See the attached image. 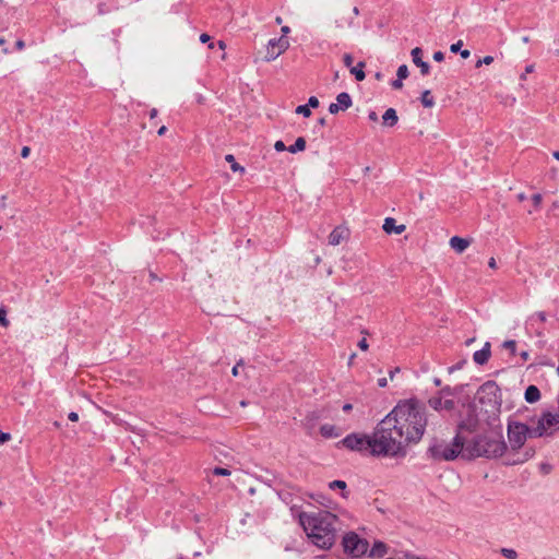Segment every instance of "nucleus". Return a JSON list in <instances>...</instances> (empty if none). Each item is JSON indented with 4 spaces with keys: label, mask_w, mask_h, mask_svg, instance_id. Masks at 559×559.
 Returning a JSON list of instances; mask_svg holds the SVG:
<instances>
[{
    "label": "nucleus",
    "mask_w": 559,
    "mask_h": 559,
    "mask_svg": "<svg viewBox=\"0 0 559 559\" xmlns=\"http://www.w3.org/2000/svg\"><path fill=\"white\" fill-rule=\"evenodd\" d=\"M411 444H417L427 427L426 406L419 400L412 397L400 401L388 414Z\"/></svg>",
    "instance_id": "nucleus-1"
},
{
    "label": "nucleus",
    "mask_w": 559,
    "mask_h": 559,
    "mask_svg": "<svg viewBox=\"0 0 559 559\" xmlns=\"http://www.w3.org/2000/svg\"><path fill=\"white\" fill-rule=\"evenodd\" d=\"M372 442V456L390 459L404 457L411 445L388 415L374 427Z\"/></svg>",
    "instance_id": "nucleus-2"
},
{
    "label": "nucleus",
    "mask_w": 559,
    "mask_h": 559,
    "mask_svg": "<svg viewBox=\"0 0 559 559\" xmlns=\"http://www.w3.org/2000/svg\"><path fill=\"white\" fill-rule=\"evenodd\" d=\"M336 515L329 511L301 512L299 522L311 542L322 549H330L336 538Z\"/></svg>",
    "instance_id": "nucleus-3"
},
{
    "label": "nucleus",
    "mask_w": 559,
    "mask_h": 559,
    "mask_svg": "<svg viewBox=\"0 0 559 559\" xmlns=\"http://www.w3.org/2000/svg\"><path fill=\"white\" fill-rule=\"evenodd\" d=\"M527 438L532 436V428L522 423H510L508 425V439L510 443V451L508 450L504 456L506 465H516L527 462L534 455L533 449H525L523 452L519 450L524 445Z\"/></svg>",
    "instance_id": "nucleus-4"
},
{
    "label": "nucleus",
    "mask_w": 559,
    "mask_h": 559,
    "mask_svg": "<svg viewBox=\"0 0 559 559\" xmlns=\"http://www.w3.org/2000/svg\"><path fill=\"white\" fill-rule=\"evenodd\" d=\"M508 453V447L501 437L477 436L468 440L466 459L485 456L488 459L503 457Z\"/></svg>",
    "instance_id": "nucleus-5"
},
{
    "label": "nucleus",
    "mask_w": 559,
    "mask_h": 559,
    "mask_svg": "<svg viewBox=\"0 0 559 559\" xmlns=\"http://www.w3.org/2000/svg\"><path fill=\"white\" fill-rule=\"evenodd\" d=\"M467 443L468 441L460 433H457L450 444L437 445L431 450L433 456L445 461L454 460L459 455H462V457L466 459L465 452L467 449Z\"/></svg>",
    "instance_id": "nucleus-6"
},
{
    "label": "nucleus",
    "mask_w": 559,
    "mask_h": 559,
    "mask_svg": "<svg viewBox=\"0 0 559 559\" xmlns=\"http://www.w3.org/2000/svg\"><path fill=\"white\" fill-rule=\"evenodd\" d=\"M338 445H342L350 451L372 455V433H349L338 442Z\"/></svg>",
    "instance_id": "nucleus-7"
},
{
    "label": "nucleus",
    "mask_w": 559,
    "mask_h": 559,
    "mask_svg": "<svg viewBox=\"0 0 559 559\" xmlns=\"http://www.w3.org/2000/svg\"><path fill=\"white\" fill-rule=\"evenodd\" d=\"M344 551L352 558H360L364 556L369 548V543L360 538L356 533L349 532L343 537Z\"/></svg>",
    "instance_id": "nucleus-8"
},
{
    "label": "nucleus",
    "mask_w": 559,
    "mask_h": 559,
    "mask_svg": "<svg viewBox=\"0 0 559 559\" xmlns=\"http://www.w3.org/2000/svg\"><path fill=\"white\" fill-rule=\"evenodd\" d=\"M559 430V415L552 413H544L537 420L536 427L532 428L533 437L551 436Z\"/></svg>",
    "instance_id": "nucleus-9"
},
{
    "label": "nucleus",
    "mask_w": 559,
    "mask_h": 559,
    "mask_svg": "<svg viewBox=\"0 0 559 559\" xmlns=\"http://www.w3.org/2000/svg\"><path fill=\"white\" fill-rule=\"evenodd\" d=\"M289 48V40L285 37L280 38H272L269 40L266 48H265V55H264V61L271 62L278 58L282 53H284Z\"/></svg>",
    "instance_id": "nucleus-10"
},
{
    "label": "nucleus",
    "mask_w": 559,
    "mask_h": 559,
    "mask_svg": "<svg viewBox=\"0 0 559 559\" xmlns=\"http://www.w3.org/2000/svg\"><path fill=\"white\" fill-rule=\"evenodd\" d=\"M429 406L437 411H452L454 408V401L451 399H444L442 395H436L428 400Z\"/></svg>",
    "instance_id": "nucleus-11"
},
{
    "label": "nucleus",
    "mask_w": 559,
    "mask_h": 559,
    "mask_svg": "<svg viewBox=\"0 0 559 559\" xmlns=\"http://www.w3.org/2000/svg\"><path fill=\"white\" fill-rule=\"evenodd\" d=\"M382 228L389 235H401L402 233L405 231L406 226L404 224L397 225L396 219L393 217H386L383 222Z\"/></svg>",
    "instance_id": "nucleus-12"
},
{
    "label": "nucleus",
    "mask_w": 559,
    "mask_h": 559,
    "mask_svg": "<svg viewBox=\"0 0 559 559\" xmlns=\"http://www.w3.org/2000/svg\"><path fill=\"white\" fill-rule=\"evenodd\" d=\"M413 62L420 69V73L423 75H427L429 73L430 67L427 62L423 60V50L419 47H416L411 52Z\"/></svg>",
    "instance_id": "nucleus-13"
},
{
    "label": "nucleus",
    "mask_w": 559,
    "mask_h": 559,
    "mask_svg": "<svg viewBox=\"0 0 559 559\" xmlns=\"http://www.w3.org/2000/svg\"><path fill=\"white\" fill-rule=\"evenodd\" d=\"M347 236V230L344 227H335L329 235V243L331 246L340 245Z\"/></svg>",
    "instance_id": "nucleus-14"
},
{
    "label": "nucleus",
    "mask_w": 559,
    "mask_h": 559,
    "mask_svg": "<svg viewBox=\"0 0 559 559\" xmlns=\"http://www.w3.org/2000/svg\"><path fill=\"white\" fill-rule=\"evenodd\" d=\"M490 343H485L484 347L476 350L473 355V359L477 365H485L490 358Z\"/></svg>",
    "instance_id": "nucleus-15"
},
{
    "label": "nucleus",
    "mask_w": 559,
    "mask_h": 559,
    "mask_svg": "<svg viewBox=\"0 0 559 559\" xmlns=\"http://www.w3.org/2000/svg\"><path fill=\"white\" fill-rule=\"evenodd\" d=\"M450 247L457 253H462L464 252L471 245V241L465 239V238H462V237H459V236H453L450 241Z\"/></svg>",
    "instance_id": "nucleus-16"
},
{
    "label": "nucleus",
    "mask_w": 559,
    "mask_h": 559,
    "mask_svg": "<svg viewBox=\"0 0 559 559\" xmlns=\"http://www.w3.org/2000/svg\"><path fill=\"white\" fill-rule=\"evenodd\" d=\"M383 124L388 127H393L397 123L399 117L396 110L393 108H389L382 116Z\"/></svg>",
    "instance_id": "nucleus-17"
},
{
    "label": "nucleus",
    "mask_w": 559,
    "mask_h": 559,
    "mask_svg": "<svg viewBox=\"0 0 559 559\" xmlns=\"http://www.w3.org/2000/svg\"><path fill=\"white\" fill-rule=\"evenodd\" d=\"M386 552V545L382 542H376L370 549L369 556L372 558H380Z\"/></svg>",
    "instance_id": "nucleus-18"
},
{
    "label": "nucleus",
    "mask_w": 559,
    "mask_h": 559,
    "mask_svg": "<svg viewBox=\"0 0 559 559\" xmlns=\"http://www.w3.org/2000/svg\"><path fill=\"white\" fill-rule=\"evenodd\" d=\"M540 399V392L537 386L530 385L525 391V400L528 403H535Z\"/></svg>",
    "instance_id": "nucleus-19"
},
{
    "label": "nucleus",
    "mask_w": 559,
    "mask_h": 559,
    "mask_svg": "<svg viewBox=\"0 0 559 559\" xmlns=\"http://www.w3.org/2000/svg\"><path fill=\"white\" fill-rule=\"evenodd\" d=\"M336 104H338L342 110H346L352 106V98L346 92L340 93L336 97Z\"/></svg>",
    "instance_id": "nucleus-20"
},
{
    "label": "nucleus",
    "mask_w": 559,
    "mask_h": 559,
    "mask_svg": "<svg viewBox=\"0 0 559 559\" xmlns=\"http://www.w3.org/2000/svg\"><path fill=\"white\" fill-rule=\"evenodd\" d=\"M320 433L324 438H334L338 436V431L334 425L325 424L320 427Z\"/></svg>",
    "instance_id": "nucleus-21"
},
{
    "label": "nucleus",
    "mask_w": 559,
    "mask_h": 559,
    "mask_svg": "<svg viewBox=\"0 0 559 559\" xmlns=\"http://www.w3.org/2000/svg\"><path fill=\"white\" fill-rule=\"evenodd\" d=\"M365 62L360 61L358 62V64L356 67H352L349 69L350 73L353 75H355V79L357 81H364L365 78H366V74H365V71H364V68H365Z\"/></svg>",
    "instance_id": "nucleus-22"
},
{
    "label": "nucleus",
    "mask_w": 559,
    "mask_h": 559,
    "mask_svg": "<svg viewBox=\"0 0 559 559\" xmlns=\"http://www.w3.org/2000/svg\"><path fill=\"white\" fill-rule=\"evenodd\" d=\"M306 148V140L302 136L297 138L295 143L290 145L287 150L292 154H296L298 152H302Z\"/></svg>",
    "instance_id": "nucleus-23"
},
{
    "label": "nucleus",
    "mask_w": 559,
    "mask_h": 559,
    "mask_svg": "<svg viewBox=\"0 0 559 559\" xmlns=\"http://www.w3.org/2000/svg\"><path fill=\"white\" fill-rule=\"evenodd\" d=\"M225 160L230 165L233 171L240 174L245 173V168L236 162L235 156L233 154H227L225 156Z\"/></svg>",
    "instance_id": "nucleus-24"
},
{
    "label": "nucleus",
    "mask_w": 559,
    "mask_h": 559,
    "mask_svg": "<svg viewBox=\"0 0 559 559\" xmlns=\"http://www.w3.org/2000/svg\"><path fill=\"white\" fill-rule=\"evenodd\" d=\"M420 99H421L423 106L426 108H432L436 104L433 97L431 96L430 91H428V90L423 92Z\"/></svg>",
    "instance_id": "nucleus-25"
},
{
    "label": "nucleus",
    "mask_w": 559,
    "mask_h": 559,
    "mask_svg": "<svg viewBox=\"0 0 559 559\" xmlns=\"http://www.w3.org/2000/svg\"><path fill=\"white\" fill-rule=\"evenodd\" d=\"M295 112L298 114V115H302L304 117H310L311 116V110H310V108L307 105H299V106H297V108L295 109Z\"/></svg>",
    "instance_id": "nucleus-26"
},
{
    "label": "nucleus",
    "mask_w": 559,
    "mask_h": 559,
    "mask_svg": "<svg viewBox=\"0 0 559 559\" xmlns=\"http://www.w3.org/2000/svg\"><path fill=\"white\" fill-rule=\"evenodd\" d=\"M396 74H397V78L400 80L406 79L408 76V68H407V66L406 64L400 66L399 69H397V73Z\"/></svg>",
    "instance_id": "nucleus-27"
},
{
    "label": "nucleus",
    "mask_w": 559,
    "mask_h": 559,
    "mask_svg": "<svg viewBox=\"0 0 559 559\" xmlns=\"http://www.w3.org/2000/svg\"><path fill=\"white\" fill-rule=\"evenodd\" d=\"M501 554L508 559H516L518 557L516 551L511 548H502Z\"/></svg>",
    "instance_id": "nucleus-28"
},
{
    "label": "nucleus",
    "mask_w": 559,
    "mask_h": 559,
    "mask_svg": "<svg viewBox=\"0 0 559 559\" xmlns=\"http://www.w3.org/2000/svg\"><path fill=\"white\" fill-rule=\"evenodd\" d=\"M493 62V57L492 56H485L483 59H479L477 62H476V68H479L481 67L483 64H491Z\"/></svg>",
    "instance_id": "nucleus-29"
},
{
    "label": "nucleus",
    "mask_w": 559,
    "mask_h": 559,
    "mask_svg": "<svg viewBox=\"0 0 559 559\" xmlns=\"http://www.w3.org/2000/svg\"><path fill=\"white\" fill-rule=\"evenodd\" d=\"M213 474L216 476H229L231 474V472L224 467H215L213 469Z\"/></svg>",
    "instance_id": "nucleus-30"
},
{
    "label": "nucleus",
    "mask_w": 559,
    "mask_h": 559,
    "mask_svg": "<svg viewBox=\"0 0 559 559\" xmlns=\"http://www.w3.org/2000/svg\"><path fill=\"white\" fill-rule=\"evenodd\" d=\"M329 487L331 489L338 488L344 490L346 488V483L344 480H333L330 483Z\"/></svg>",
    "instance_id": "nucleus-31"
},
{
    "label": "nucleus",
    "mask_w": 559,
    "mask_h": 559,
    "mask_svg": "<svg viewBox=\"0 0 559 559\" xmlns=\"http://www.w3.org/2000/svg\"><path fill=\"white\" fill-rule=\"evenodd\" d=\"M542 201H543V197L540 193H536L532 197V202L536 210H538L540 207Z\"/></svg>",
    "instance_id": "nucleus-32"
},
{
    "label": "nucleus",
    "mask_w": 559,
    "mask_h": 559,
    "mask_svg": "<svg viewBox=\"0 0 559 559\" xmlns=\"http://www.w3.org/2000/svg\"><path fill=\"white\" fill-rule=\"evenodd\" d=\"M503 347H504L506 349L510 350V352H511V354H514L515 348H516V343H515V341L509 340V341H506V342L503 343Z\"/></svg>",
    "instance_id": "nucleus-33"
},
{
    "label": "nucleus",
    "mask_w": 559,
    "mask_h": 559,
    "mask_svg": "<svg viewBox=\"0 0 559 559\" xmlns=\"http://www.w3.org/2000/svg\"><path fill=\"white\" fill-rule=\"evenodd\" d=\"M0 324L4 328L9 325V320L7 319V311L4 309H0Z\"/></svg>",
    "instance_id": "nucleus-34"
},
{
    "label": "nucleus",
    "mask_w": 559,
    "mask_h": 559,
    "mask_svg": "<svg viewBox=\"0 0 559 559\" xmlns=\"http://www.w3.org/2000/svg\"><path fill=\"white\" fill-rule=\"evenodd\" d=\"M353 60H354V59H353V56H352V55H349V53H345V55L343 56V62H344V64H345L347 68H349V69L352 68Z\"/></svg>",
    "instance_id": "nucleus-35"
},
{
    "label": "nucleus",
    "mask_w": 559,
    "mask_h": 559,
    "mask_svg": "<svg viewBox=\"0 0 559 559\" xmlns=\"http://www.w3.org/2000/svg\"><path fill=\"white\" fill-rule=\"evenodd\" d=\"M539 469L543 474L547 475L551 472L552 467L550 464L548 463H542L540 466H539Z\"/></svg>",
    "instance_id": "nucleus-36"
},
{
    "label": "nucleus",
    "mask_w": 559,
    "mask_h": 559,
    "mask_svg": "<svg viewBox=\"0 0 559 559\" xmlns=\"http://www.w3.org/2000/svg\"><path fill=\"white\" fill-rule=\"evenodd\" d=\"M307 106L310 108H317L319 106V99L316 96H311L308 99Z\"/></svg>",
    "instance_id": "nucleus-37"
},
{
    "label": "nucleus",
    "mask_w": 559,
    "mask_h": 559,
    "mask_svg": "<svg viewBox=\"0 0 559 559\" xmlns=\"http://www.w3.org/2000/svg\"><path fill=\"white\" fill-rule=\"evenodd\" d=\"M274 148L277 151V152H283L285 150H287L288 147H286L285 143L283 141H276L275 144H274Z\"/></svg>",
    "instance_id": "nucleus-38"
},
{
    "label": "nucleus",
    "mask_w": 559,
    "mask_h": 559,
    "mask_svg": "<svg viewBox=\"0 0 559 559\" xmlns=\"http://www.w3.org/2000/svg\"><path fill=\"white\" fill-rule=\"evenodd\" d=\"M340 110H342V109L340 108L338 104H336V103H332V104L329 106V111H330V114H332V115L337 114Z\"/></svg>",
    "instance_id": "nucleus-39"
},
{
    "label": "nucleus",
    "mask_w": 559,
    "mask_h": 559,
    "mask_svg": "<svg viewBox=\"0 0 559 559\" xmlns=\"http://www.w3.org/2000/svg\"><path fill=\"white\" fill-rule=\"evenodd\" d=\"M462 45H463L462 40H459L457 43L451 45L450 50L452 52H459V51H461Z\"/></svg>",
    "instance_id": "nucleus-40"
},
{
    "label": "nucleus",
    "mask_w": 559,
    "mask_h": 559,
    "mask_svg": "<svg viewBox=\"0 0 559 559\" xmlns=\"http://www.w3.org/2000/svg\"><path fill=\"white\" fill-rule=\"evenodd\" d=\"M433 60L437 62H441L444 60V53L442 51H436L433 53Z\"/></svg>",
    "instance_id": "nucleus-41"
},
{
    "label": "nucleus",
    "mask_w": 559,
    "mask_h": 559,
    "mask_svg": "<svg viewBox=\"0 0 559 559\" xmlns=\"http://www.w3.org/2000/svg\"><path fill=\"white\" fill-rule=\"evenodd\" d=\"M439 394L444 397V396H448V395H452L453 392H452V389L450 386H444L443 389H441Z\"/></svg>",
    "instance_id": "nucleus-42"
},
{
    "label": "nucleus",
    "mask_w": 559,
    "mask_h": 559,
    "mask_svg": "<svg viewBox=\"0 0 559 559\" xmlns=\"http://www.w3.org/2000/svg\"><path fill=\"white\" fill-rule=\"evenodd\" d=\"M11 439L10 433L3 432L0 430V444L9 441Z\"/></svg>",
    "instance_id": "nucleus-43"
},
{
    "label": "nucleus",
    "mask_w": 559,
    "mask_h": 559,
    "mask_svg": "<svg viewBox=\"0 0 559 559\" xmlns=\"http://www.w3.org/2000/svg\"><path fill=\"white\" fill-rule=\"evenodd\" d=\"M31 154V148L28 146H23L21 150V156L23 158H27Z\"/></svg>",
    "instance_id": "nucleus-44"
},
{
    "label": "nucleus",
    "mask_w": 559,
    "mask_h": 559,
    "mask_svg": "<svg viewBox=\"0 0 559 559\" xmlns=\"http://www.w3.org/2000/svg\"><path fill=\"white\" fill-rule=\"evenodd\" d=\"M200 41L203 43V44H206V43H210L211 41V36L203 33L200 35Z\"/></svg>",
    "instance_id": "nucleus-45"
},
{
    "label": "nucleus",
    "mask_w": 559,
    "mask_h": 559,
    "mask_svg": "<svg viewBox=\"0 0 559 559\" xmlns=\"http://www.w3.org/2000/svg\"><path fill=\"white\" fill-rule=\"evenodd\" d=\"M358 347L362 350H367L368 349V343H367V340L366 338H362L361 341H359L358 343Z\"/></svg>",
    "instance_id": "nucleus-46"
},
{
    "label": "nucleus",
    "mask_w": 559,
    "mask_h": 559,
    "mask_svg": "<svg viewBox=\"0 0 559 559\" xmlns=\"http://www.w3.org/2000/svg\"><path fill=\"white\" fill-rule=\"evenodd\" d=\"M402 86H403L402 80H400L399 78H397V80L392 82V87L395 90H400V88H402Z\"/></svg>",
    "instance_id": "nucleus-47"
},
{
    "label": "nucleus",
    "mask_w": 559,
    "mask_h": 559,
    "mask_svg": "<svg viewBox=\"0 0 559 559\" xmlns=\"http://www.w3.org/2000/svg\"><path fill=\"white\" fill-rule=\"evenodd\" d=\"M240 365H241V361L237 362V364L233 367V369H231V373H233V376H234V377H237V376L239 374V367H240Z\"/></svg>",
    "instance_id": "nucleus-48"
},
{
    "label": "nucleus",
    "mask_w": 559,
    "mask_h": 559,
    "mask_svg": "<svg viewBox=\"0 0 559 559\" xmlns=\"http://www.w3.org/2000/svg\"><path fill=\"white\" fill-rule=\"evenodd\" d=\"M68 418H69L71 421H78V420H79V415H78V413H75V412H71V413L68 415Z\"/></svg>",
    "instance_id": "nucleus-49"
},
{
    "label": "nucleus",
    "mask_w": 559,
    "mask_h": 559,
    "mask_svg": "<svg viewBox=\"0 0 559 559\" xmlns=\"http://www.w3.org/2000/svg\"><path fill=\"white\" fill-rule=\"evenodd\" d=\"M386 384H388V380H386V378H380V379H378V385H379L380 388H384V386H386Z\"/></svg>",
    "instance_id": "nucleus-50"
},
{
    "label": "nucleus",
    "mask_w": 559,
    "mask_h": 559,
    "mask_svg": "<svg viewBox=\"0 0 559 559\" xmlns=\"http://www.w3.org/2000/svg\"><path fill=\"white\" fill-rule=\"evenodd\" d=\"M15 47L19 50H22L25 47V43L22 39L16 40Z\"/></svg>",
    "instance_id": "nucleus-51"
},
{
    "label": "nucleus",
    "mask_w": 559,
    "mask_h": 559,
    "mask_svg": "<svg viewBox=\"0 0 559 559\" xmlns=\"http://www.w3.org/2000/svg\"><path fill=\"white\" fill-rule=\"evenodd\" d=\"M496 389V385L495 384H491V383H486L481 386V391H486V390H493Z\"/></svg>",
    "instance_id": "nucleus-52"
},
{
    "label": "nucleus",
    "mask_w": 559,
    "mask_h": 559,
    "mask_svg": "<svg viewBox=\"0 0 559 559\" xmlns=\"http://www.w3.org/2000/svg\"><path fill=\"white\" fill-rule=\"evenodd\" d=\"M488 265L489 267L491 269H497V262H496V259L495 258H490L489 261H488Z\"/></svg>",
    "instance_id": "nucleus-53"
},
{
    "label": "nucleus",
    "mask_w": 559,
    "mask_h": 559,
    "mask_svg": "<svg viewBox=\"0 0 559 559\" xmlns=\"http://www.w3.org/2000/svg\"><path fill=\"white\" fill-rule=\"evenodd\" d=\"M282 36L281 37H285L287 36V34L290 32V28L288 26H283L282 29Z\"/></svg>",
    "instance_id": "nucleus-54"
},
{
    "label": "nucleus",
    "mask_w": 559,
    "mask_h": 559,
    "mask_svg": "<svg viewBox=\"0 0 559 559\" xmlns=\"http://www.w3.org/2000/svg\"><path fill=\"white\" fill-rule=\"evenodd\" d=\"M368 118L371 120V121H377L378 120V116L374 111H370L369 115H368Z\"/></svg>",
    "instance_id": "nucleus-55"
},
{
    "label": "nucleus",
    "mask_w": 559,
    "mask_h": 559,
    "mask_svg": "<svg viewBox=\"0 0 559 559\" xmlns=\"http://www.w3.org/2000/svg\"><path fill=\"white\" fill-rule=\"evenodd\" d=\"M469 56H471L469 50L465 49V50H462V51H461V57H462L463 59H467Z\"/></svg>",
    "instance_id": "nucleus-56"
},
{
    "label": "nucleus",
    "mask_w": 559,
    "mask_h": 559,
    "mask_svg": "<svg viewBox=\"0 0 559 559\" xmlns=\"http://www.w3.org/2000/svg\"><path fill=\"white\" fill-rule=\"evenodd\" d=\"M352 409H353V405H352V404L346 403V404H344V405H343V411H344L345 413H347V412H349V411H352Z\"/></svg>",
    "instance_id": "nucleus-57"
},
{
    "label": "nucleus",
    "mask_w": 559,
    "mask_h": 559,
    "mask_svg": "<svg viewBox=\"0 0 559 559\" xmlns=\"http://www.w3.org/2000/svg\"><path fill=\"white\" fill-rule=\"evenodd\" d=\"M157 109L156 108H153L151 111H150V118L151 119H154L157 117Z\"/></svg>",
    "instance_id": "nucleus-58"
},
{
    "label": "nucleus",
    "mask_w": 559,
    "mask_h": 559,
    "mask_svg": "<svg viewBox=\"0 0 559 559\" xmlns=\"http://www.w3.org/2000/svg\"><path fill=\"white\" fill-rule=\"evenodd\" d=\"M166 131H167V128L165 126H162L158 129L157 133H158V135H164L166 133Z\"/></svg>",
    "instance_id": "nucleus-59"
},
{
    "label": "nucleus",
    "mask_w": 559,
    "mask_h": 559,
    "mask_svg": "<svg viewBox=\"0 0 559 559\" xmlns=\"http://www.w3.org/2000/svg\"><path fill=\"white\" fill-rule=\"evenodd\" d=\"M518 200H519L520 202L525 201V200H526V195H525V193H523V192H522V193H519V194H518Z\"/></svg>",
    "instance_id": "nucleus-60"
},
{
    "label": "nucleus",
    "mask_w": 559,
    "mask_h": 559,
    "mask_svg": "<svg viewBox=\"0 0 559 559\" xmlns=\"http://www.w3.org/2000/svg\"><path fill=\"white\" fill-rule=\"evenodd\" d=\"M533 71H534V66H532V64H531V66H527V67L525 68V73H526V74H530V73H532Z\"/></svg>",
    "instance_id": "nucleus-61"
},
{
    "label": "nucleus",
    "mask_w": 559,
    "mask_h": 559,
    "mask_svg": "<svg viewBox=\"0 0 559 559\" xmlns=\"http://www.w3.org/2000/svg\"><path fill=\"white\" fill-rule=\"evenodd\" d=\"M217 45H218L219 49H222V50H225V49H226V44H225V41L219 40V41L217 43Z\"/></svg>",
    "instance_id": "nucleus-62"
},
{
    "label": "nucleus",
    "mask_w": 559,
    "mask_h": 559,
    "mask_svg": "<svg viewBox=\"0 0 559 559\" xmlns=\"http://www.w3.org/2000/svg\"><path fill=\"white\" fill-rule=\"evenodd\" d=\"M433 383L437 385V386H440L441 385V380L439 378H435L433 379Z\"/></svg>",
    "instance_id": "nucleus-63"
},
{
    "label": "nucleus",
    "mask_w": 559,
    "mask_h": 559,
    "mask_svg": "<svg viewBox=\"0 0 559 559\" xmlns=\"http://www.w3.org/2000/svg\"><path fill=\"white\" fill-rule=\"evenodd\" d=\"M552 155L557 160H559V151L554 152Z\"/></svg>",
    "instance_id": "nucleus-64"
}]
</instances>
